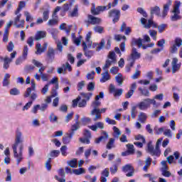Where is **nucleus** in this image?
<instances>
[{"label": "nucleus", "mask_w": 182, "mask_h": 182, "mask_svg": "<svg viewBox=\"0 0 182 182\" xmlns=\"http://www.w3.org/2000/svg\"><path fill=\"white\" fill-rule=\"evenodd\" d=\"M182 45V40L181 38H176L175 40V44L173 45V46L171 47V53H176L177 52L178 48L181 46Z\"/></svg>", "instance_id": "f8f14e48"}, {"label": "nucleus", "mask_w": 182, "mask_h": 182, "mask_svg": "<svg viewBox=\"0 0 182 182\" xmlns=\"http://www.w3.org/2000/svg\"><path fill=\"white\" fill-rule=\"evenodd\" d=\"M136 116H137V107L133 106L131 109V117L136 119Z\"/></svg>", "instance_id": "e433bc0d"}, {"label": "nucleus", "mask_w": 182, "mask_h": 182, "mask_svg": "<svg viewBox=\"0 0 182 182\" xmlns=\"http://www.w3.org/2000/svg\"><path fill=\"white\" fill-rule=\"evenodd\" d=\"M131 45L132 46H138L140 48L143 46V40L141 38H132Z\"/></svg>", "instance_id": "aec40b11"}, {"label": "nucleus", "mask_w": 182, "mask_h": 182, "mask_svg": "<svg viewBox=\"0 0 182 182\" xmlns=\"http://www.w3.org/2000/svg\"><path fill=\"white\" fill-rule=\"evenodd\" d=\"M79 11V7L77 5H76L73 9V11L70 13V16L72 17H75V16H77L78 13L77 11Z\"/></svg>", "instance_id": "864d4df0"}, {"label": "nucleus", "mask_w": 182, "mask_h": 182, "mask_svg": "<svg viewBox=\"0 0 182 182\" xmlns=\"http://www.w3.org/2000/svg\"><path fill=\"white\" fill-rule=\"evenodd\" d=\"M88 127L92 130V132H97V129H100L101 130L105 129V124L102 122H96L94 125L89 126Z\"/></svg>", "instance_id": "2eb2a0df"}, {"label": "nucleus", "mask_w": 182, "mask_h": 182, "mask_svg": "<svg viewBox=\"0 0 182 182\" xmlns=\"http://www.w3.org/2000/svg\"><path fill=\"white\" fill-rule=\"evenodd\" d=\"M115 80L117 83H118L119 86H122V85H123V82L124 81V79H123V75L121 73L117 74V75L115 76Z\"/></svg>", "instance_id": "a878e982"}, {"label": "nucleus", "mask_w": 182, "mask_h": 182, "mask_svg": "<svg viewBox=\"0 0 182 182\" xmlns=\"http://www.w3.org/2000/svg\"><path fill=\"white\" fill-rule=\"evenodd\" d=\"M9 77H11V75L8 73L5 74L4 80H3V86L6 87L9 86Z\"/></svg>", "instance_id": "473e14b6"}, {"label": "nucleus", "mask_w": 182, "mask_h": 182, "mask_svg": "<svg viewBox=\"0 0 182 182\" xmlns=\"http://www.w3.org/2000/svg\"><path fill=\"white\" fill-rule=\"evenodd\" d=\"M80 122L79 121H77L75 124H74L72 126V128H71L72 132H76V130H77V129L80 127Z\"/></svg>", "instance_id": "bf43d9fd"}, {"label": "nucleus", "mask_w": 182, "mask_h": 182, "mask_svg": "<svg viewBox=\"0 0 182 182\" xmlns=\"http://www.w3.org/2000/svg\"><path fill=\"white\" fill-rule=\"evenodd\" d=\"M14 159H16L17 166L23 160V138L22 132H18L16 134L14 143L11 145Z\"/></svg>", "instance_id": "f257e3e1"}, {"label": "nucleus", "mask_w": 182, "mask_h": 182, "mask_svg": "<svg viewBox=\"0 0 182 182\" xmlns=\"http://www.w3.org/2000/svg\"><path fill=\"white\" fill-rule=\"evenodd\" d=\"M105 45H106V41H105V38H102L101 40V42L98 44L96 50H97L98 52L99 50H102V48H105Z\"/></svg>", "instance_id": "c03bdc74"}, {"label": "nucleus", "mask_w": 182, "mask_h": 182, "mask_svg": "<svg viewBox=\"0 0 182 182\" xmlns=\"http://www.w3.org/2000/svg\"><path fill=\"white\" fill-rule=\"evenodd\" d=\"M47 57L48 59L53 60L55 59V50L52 47H49L47 52Z\"/></svg>", "instance_id": "b1692460"}, {"label": "nucleus", "mask_w": 182, "mask_h": 182, "mask_svg": "<svg viewBox=\"0 0 182 182\" xmlns=\"http://www.w3.org/2000/svg\"><path fill=\"white\" fill-rule=\"evenodd\" d=\"M109 174H110V172L109 171V168H105L101 172V176L103 177H109Z\"/></svg>", "instance_id": "680f3d73"}, {"label": "nucleus", "mask_w": 182, "mask_h": 182, "mask_svg": "<svg viewBox=\"0 0 182 182\" xmlns=\"http://www.w3.org/2000/svg\"><path fill=\"white\" fill-rule=\"evenodd\" d=\"M109 92L110 93H114V96H122L123 94V89L117 90L116 87L113 84L109 85Z\"/></svg>", "instance_id": "4468645a"}, {"label": "nucleus", "mask_w": 182, "mask_h": 182, "mask_svg": "<svg viewBox=\"0 0 182 182\" xmlns=\"http://www.w3.org/2000/svg\"><path fill=\"white\" fill-rule=\"evenodd\" d=\"M60 154V151L59 150H53L50 153V157H58Z\"/></svg>", "instance_id": "052dcab7"}, {"label": "nucleus", "mask_w": 182, "mask_h": 182, "mask_svg": "<svg viewBox=\"0 0 182 182\" xmlns=\"http://www.w3.org/2000/svg\"><path fill=\"white\" fill-rule=\"evenodd\" d=\"M115 146H114V139L111 138L109 139V141H108L107 144V149L108 150H112V149H114Z\"/></svg>", "instance_id": "72a5a7b5"}, {"label": "nucleus", "mask_w": 182, "mask_h": 182, "mask_svg": "<svg viewBox=\"0 0 182 182\" xmlns=\"http://www.w3.org/2000/svg\"><path fill=\"white\" fill-rule=\"evenodd\" d=\"M173 99L175 102H178L179 100V97H178V93H180V89H178V87H173Z\"/></svg>", "instance_id": "7c9ffc66"}, {"label": "nucleus", "mask_w": 182, "mask_h": 182, "mask_svg": "<svg viewBox=\"0 0 182 182\" xmlns=\"http://www.w3.org/2000/svg\"><path fill=\"white\" fill-rule=\"evenodd\" d=\"M73 173H74V174H76V176H80V174H83V173H85V169H83V168H80L78 169H74Z\"/></svg>", "instance_id": "603ef678"}, {"label": "nucleus", "mask_w": 182, "mask_h": 182, "mask_svg": "<svg viewBox=\"0 0 182 182\" xmlns=\"http://www.w3.org/2000/svg\"><path fill=\"white\" fill-rule=\"evenodd\" d=\"M48 120H50V123H58L59 118L53 112L49 115Z\"/></svg>", "instance_id": "c756f323"}, {"label": "nucleus", "mask_w": 182, "mask_h": 182, "mask_svg": "<svg viewBox=\"0 0 182 182\" xmlns=\"http://www.w3.org/2000/svg\"><path fill=\"white\" fill-rule=\"evenodd\" d=\"M154 14L157 15V16H160V7L156 6L151 8V14L154 15Z\"/></svg>", "instance_id": "2f4dec72"}, {"label": "nucleus", "mask_w": 182, "mask_h": 182, "mask_svg": "<svg viewBox=\"0 0 182 182\" xmlns=\"http://www.w3.org/2000/svg\"><path fill=\"white\" fill-rule=\"evenodd\" d=\"M104 29H105V28L100 26H97L94 27V31L97 33H103Z\"/></svg>", "instance_id": "6e6d98bb"}, {"label": "nucleus", "mask_w": 182, "mask_h": 182, "mask_svg": "<svg viewBox=\"0 0 182 182\" xmlns=\"http://www.w3.org/2000/svg\"><path fill=\"white\" fill-rule=\"evenodd\" d=\"M181 5V2L175 1V4L173 6V10L171 11L172 14H173V15L171 16V20L173 22H176V21H180V19H181V16H180Z\"/></svg>", "instance_id": "20e7f679"}, {"label": "nucleus", "mask_w": 182, "mask_h": 182, "mask_svg": "<svg viewBox=\"0 0 182 182\" xmlns=\"http://www.w3.org/2000/svg\"><path fill=\"white\" fill-rule=\"evenodd\" d=\"M122 171H124V173L129 172L126 174L127 177H132L133 174H134V168L130 164L122 166Z\"/></svg>", "instance_id": "9d476101"}, {"label": "nucleus", "mask_w": 182, "mask_h": 182, "mask_svg": "<svg viewBox=\"0 0 182 182\" xmlns=\"http://www.w3.org/2000/svg\"><path fill=\"white\" fill-rule=\"evenodd\" d=\"M164 136H166V137H169V139H171L173 137V135H171V129H165L164 132Z\"/></svg>", "instance_id": "338daca9"}, {"label": "nucleus", "mask_w": 182, "mask_h": 182, "mask_svg": "<svg viewBox=\"0 0 182 182\" xmlns=\"http://www.w3.org/2000/svg\"><path fill=\"white\" fill-rule=\"evenodd\" d=\"M82 48L85 52L84 55L87 58H90L92 56H93V55H95V52H93V50H87V46L86 45L85 42H82Z\"/></svg>", "instance_id": "f3484780"}, {"label": "nucleus", "mask_w": 182, "mask_h": 182, "mask_svg": "<svg viewBox=\"0 0 182 182\" xmlns=\"http://www.w3.org/2000/svg\"><path fill=\"white\" fill-rule=\"evenodd\" d=\"M85 81H81V82H78V84L77 85V90L78 91L82 90V89H83V87H85Z\"/></svg>", "instance_id": "774afa93"}, {"label": "nucleus", "mask_w": 182, "mask_h": 182, "mask_svg": "<svg viewBox=\"0 0 182 182\" xmlns=\"http://www.w3.org/2000/svg\"><path fill=\"white\" fill-rule=\"evenodd\" d=\"M138 90H139V92H141V95H142L143 96L149 97L150 95L149 90H146V89L143 90V88L139 87L138 88Z\"/></svg>", "instance_id": "09e8293b"}, {"label": "nucleus", "mask_w": 182, "mask_h": 182, "mask_svg": "<svg viewBox=\"0 0 182 182\" xmlns=\"http://www.w3.org/2000/svg\"><path fill=\"white\" fill-rule=\"evenodd\" d=\"M36 55H41V53H43V52H45V51H42V50L43 49V47H42L41 43L36 44Z\"/></svg>", "instance_id": "c9c22d12"}, {"label": "nucleus", "mask_w": 182, "mask_h": 182, "mask_svg": "<svg viewBox=\"0 0 182 182\" xmlns=\"http://www.w3.org/2000/svg\"><path fill=\"white\" fill-rule=\"evenodd\" d=\"M21 94V91H19V90H18V88H12L10 90V95H11V96H18V95Z\"/></svg>", "instance_id": "37998d69"}, {"label": "nucleus", "mask_w": 182, "mask_h": 182, "mask_svg": "<svg viewBox=\"0 0 182 182\" xmlns=\"http://www.w3.org/2000/svg\"><path fill=\"white\" fill-rule=\"evenodd\" d=\"M87 89L88 92H93L95 90V82H90L87 86Z\"/></svg>", "instance_id": "0e129e2a"}, {"label": "nucleus", "mask_w": 182, "mask_h": 182, "mask_svg": "<svg viewBox=\"0 0 182 182\" xmlns=\"http://www.w3.org/2000/svg\"><path fill=\"white\" fill-rule=\"evenodd\" d=\"M100 105H101V102H100V101H99V100H96L95 99V100L94 101V102H92V107H93V110H97L99 108V106H100Z\"/></svg>", "instance_id": "58836bf2"}, {"label": "nucleus", "mask_w": 182, "mask_h": 182, "mask_svg": "<svg viewBox=\"0 0 182 182\" xmlns=\"http://www.w3.org/2000/svg\"><path fill=\"white\" fill-rule=\"evenodd\" d=\"M68 166H71L73 168H76V167H77V159H73L68 161Z\"/></svg>", "instance_id": "4c0bfd02"}, {"label": "nucleus", "mask_w": 182, "mask_h": 182, "mask_svg": "<svg viewBox=\"0 0 182 182\" xmlns=\"http://www.w3.org/2000/svg\"><path fill=\"white\" fill-rule=\"evenodd\" d=\"M32 63L34 65V66H36V68H39V69H42V68H46L43 66V64H42V63L36 60H33Z\"/></svg>", "instance_id": "a18cd8bd"}, {"label": "nucleus", "mask_w": 182, "mask_h": 182, "mask_svg": "<svg viewBox=\"0 0 182 182\" xmlns=\"http://www.w3.org/2000/svg\"><path fill=\"white\" fill-rule=\"evenodd\" d=\"M21 16H22V14H19L15 18L14 25L16 26V28H23V26L25 25V20H21Z\"/></svg>", "instance_id": "ddd939ff"}, {"label": "nucleus", "mask_w": 182, "mask_h": 182, "mask_svg": "<svg viewBox=\"0 0 182 182\" xmlns=\"http://www.w3.org/2000/svg\"><path fill=\"white\" fill-rule=\"evenodd\" d=\"M140 58H141V54L137 52V49H136V48L133 47L127 60L130 63V65L133 66V65H134V62H136L137 59H140Z\"/></svg>", "instance_id": "423d86ee"}, {"label": "nucleus", "mask_w": 182, "mask_h": 182, "mask_svg": "<svg viewBox=\"0 0 182 182\" xmlns=\"http://www.w3.org/2000/svg\"><path fill=\"white\" fill-rule=\"evenodd\" d=\"M88 22L92 25H97L102 22V18L88 15Z\"/></svg>", "instance_id": "dca6fc26"}, {"label": "nucleus", "mask_w": 182, "mask_h": 182, "mask_svg": "<svg viewBox=\"0 0 182 182\" xmlns=\"http://www.w3.org/2000/svg\"><path fill=\"white\" fill-rule=\"evenodd\" d=\"M51 161H51V159L49 158V159L46 161V162L45 167H46V168H47V170H48V171H50V170H52V165H50V162H51Z\"/></svg>", "instance_id": "5fc2aeb1"}, {"label": "nucleus", "mask_w": 182, "mask_h": 182, "mask_svg": "<svg viewBox=\"0 0 182 182\" xmlns=\"http://www.w3.org/2000/svg\"><path fill=\"white\" fill-rule=\"evenodd\" d=\"M102 77L100 79L101 83H105L107 82V80H110V75L109 74V71H105L101 74Z\"/></svg>", "instance_id": "412c9836"}, {"label": "nucleus", "mask_w": 182, "mask_h": 182, "mask_svg": "<svg viewBox=\"0 0 182 182\" xmlns=\"http://www.w3.org/2000/svg\"><path fill=\"white\" fill-rule=\"evenodd\" d=\"M81 96L87 100H90V97L93 96V93L92 92H81Z\"/></svg>", "instance_id": "de8ad7c7"}, {"label": "nucleus", "mask_w": 182, "mask_h": 182, "mask_svg": "<svg viewBox=\"0 0 182 182\" xmlns=\"http://www.w3.org/2000/svg\"><path fill=\"white\" fill-rule=\"evenodd\" d=\"M109 18H114L113 23H116V22L119 21L120 18V10L117 9H112L109 11Z\"/></svg>", "instance_id": "1a4fd4ad"}, {"label": "nucleus", "mask_w": 182, "mask_h": 182, "mask_svg": "<svg viewBox=\"0 0 182 182\" xmlns=\"http://www.w3.org/2000/svg\"><path fill=\"white\" fill-rule=\"evenodd\" d=\"M100 139L102 140V141H106V140L109 139V134L105 131H102Z\"/></svg>", "instance_id": "79ce46f5"}, {"label": "nucleus", "mask_w": 182, "mask_h": 182, "mask_svg": "<svg viewBox=\"0 0 182 182\" xmlns=\"http://www.w3.org/2000/svg\"><path fill=\"white\" fill-rule=\"evenodd\" d=\"M60 152L62 156H68V146L66 145L61 146Z\"/></svg>", "instance_id": "8fccbe9b"}, {"label": "nucleus", "mask_w": 182, "mask_h": 182, "mask_svg": "<svg viewBox=\"0 0 182 182\" xmlns=\"http://www.w3.org/2000/svg\"><path fill=\"white\" fill-rule=\"evenodd\" d=\"M46 38V31H38L35 36V41H41Z\"/></svg>", "instance_id": "4be33fe9"}, {"label": "nucleus", "mask_w": 182, "mask_h": 182, "mask_svg": "<svg viewBox=\"0 0 182 182\" xmlns=\"http://www.w3.org/2000/svg\"><path fill=\"white\" fill-rule=\"evenodd\" d=\"M58 22H59V18L58 16H55L52 19L48 20L47 25L48 26H53V25H58Z\"/></svg>", "instance_id": "5701e85b"}, {"label": "nucleus", "mask_w": 182, "mask_h": 182, "mask_svg": "<svg viewBox=\"0 0 182 182\" xmlns=\"http://www.w3.org/2000/svg\"><path fill=\"white\" fill-rule=\"evenodd\" d=\"M114 63V62L111 61L110 60H107L105 62V65L102 67L103 70H106L107 69H109L110 66H112V64Z\"/></svg>", "instance_id": "49530a36"}, {"label": "nucleus", "mask_w": 182, "mask_h": 182, "mask_svg": "<svg viewBox=\"0 0 182 182\" xmlns=\"http://www.w3.org/2000/svg\"><path fill=\"white\" fill-rule=\"evenodd\" d=\"M151 105L156 106V100H151L150 98L145 99L142 102L138 103L136 107L139 109V110H147V109L150 107Z\"/></svg>", "instance_id": "39448f33"}, {"label": "nucleus", "mask_w": 182, "mask_h": 182, "mask_svg": "<svg viewBox=\"0 0 182 182\" xmlns=\"http://www.w3.org/2000/svg\"><path fill=\"white\" fill-rule=\"evenodd\" d=\"M14 48H15V45H14V42L10 41L9 45L7 46L8 52H12L14 50Z\"/></svg>", "instance_id": "69168bd1"}, {"label": "nucleus", "mask_w": 182, "mask_h": 182, "mask_svg": "<svg viewBox=\"0 0 182 182\" xmlns=\"http://www.w3.org/2000/svg\"><path fill=\"white\" fill-rule=\"evenodd\" d=\"M50 34L52 35L53 39H58V35L59 34V30L56 28H52L50 30Z\"/></svg>", "instance_id": "a19ab883"}, {"label": "nucleus", "mask_w": 182, "mask_h": 182, "mask_svg": "<svg viewBox=\"0 0 182 182\" xmlns=\"http://www.w3.org/2000/svg\"><path fill=\"white\" fill-rule=\"evenodd\" d=\"M113 137H114V139H119V137L122 136V132H120V129H119V128L117 127H113Z\"/></svg>", "instance_id": "bb28decb"}, {"label": "nucleus", "mask_w": 182, "mask_h": 182, "mask_svg": "<svg viewBox=\"0 0 182 182\" xmlns=\"http://www.w3.org/2000/svg\"><path fill=\"white\" fill-rule=\"evenodd\" d=\"M31 87H28L26 91L24 93V97H29L31 99V100H36V98L38 97V95L35 92L32 93L33 92H35L36 90V84L35 83V81L31 80Z\"/></svg>", "instance_id": "7ed1b4c3"}, {"label": "nucleus", "mask_w": 182, "mask_h": 182, "mask_svg": "<svg viewBox=\"0 0 182 182\" xmlns=\"http://www.w3.org/2000/svg\"><path fill=\"white\" fill-rule=\"evenodd\" d=\"M171 6V1H168L166 4L164 5V10L162 12L161 18L164 19L166 16H167V14H168V9Z\"/></svg>", "instance_id": "6ab92c4d"}, {"label": "nucleus", "mask_w": 182, "mask_h": 182, "mask_svg": "<svg viewBox=\"0 0 182 182\" xmlns=\"http://www.w3.org/2000/svg\"><path fill=\"white\" fill-rule=\"evenodd\" d=\"M91 33H88L86 36V42L87 43H88V48H90V49H95V48H97V46H99V43H94L92 45V42H90V38H91Z\"/></svg>", "instance_id": "a211bd4d"}, {"label": "nucleus", "mask_w": 182, "mask_h": 182, "mask_svg": "<svg viewBox=\"0 0 182 182\" xmlns=\"http://www.w3.org/2000/svg\"><path fill=\"white\" fill-rule=\"evenodd\" d=\"M147 151L150 153L151 156H156V151L153 144H151V141L149 142L147 144Z\"/></svg>", "instance_id": "393cba45"}, {"label": "nucleus", "mask_w": 182, "mask_h": 182, "mask_svg": "<svg viewBox=\"0 0 182 182\" xmlns=\"http://www.w3.org/2000/svg\"><path fill=\"white\" fill-rule=\"evenodd\" d=\"M127 147L129 154H133V153H134V146L133 144H127Z\"/></svg>", "instance_id": "4d7b16f0"}, {"label": "nucleus", "mask_w": 182, "mask_h": 182, "mask_svg": "<svg viewBox=\"0 0 182 182\" xmlns=\"http://www.w3.org/2000/svg\"><path fill=\"white\" fill-rule=\"evenodd\" d=\"M45 69H46V68L43 67L38 69V73H40V75L38 73H36L34 75V77L36 80L40 81L41 77L43 82H48L49 80L48 74H43V72H45Z\"/></svg>", "instance_id": "0eeeda50"}, {"label": "nucleus", "mask_w": 182, "mask_h": 182, "mask_svg": "<svg viewBox=\"0 0 182 182\" xmlns=\"http://www.w3.org/2000/svg\"><path fill=\"white\" fill-rule=\"evenodd\" d=\"M141 25H143V26H144V28H145V29H150V28L151 26H152V28H157V25L151 19L148 20V23H147V19H146L144 18H141Z\"/></svg>", "instance_id": "6e6552de"}, {"label": "nucleus", "mask_w": 182, "mask_h": 182, "mask_svg": "<svg viewBox=\"0 0 182 182\" xmlns=\"http://www.w3.org/2000/svg\"><path fill=\"white\" fill-rule=\"evenodd\" d=\"M28 46H24V48L23 49V54L21 56L23 57V59H26V58H28Z\"/></svg>", "instance_id": "3c124183"}, {"label": "nucleus", "mask_w": 182, "mask_h": 182, "mask_svg": "<svg viewBox=\"0 0 182 182\" xmlns=\"http://www.w3.org/2000/svg\"><path fill=\"white\" fill-rule=\"evenodd\" d=\"M176 160H178V164L182 166V156L180 157V153L178 151H175L173 155H171L166 158V161H162L161 164L162 166L161 168V174L164 177H170L171 173L168 171V166H167V163L168 164H173V163H176Z\"/></svg>", "instance_id": "f03ea898"}, {"label": "nucleus", "mask_w": 182, "mask_h": 182, "mask_svg": "<svg viewBox=\"0 0 182 182\" xmlns=\"http://www.w3.org/2000/svg\"><path fill=\"white\" fill-rule=\"evenodd\" d=\"M24 15L26 16V22H29V21H33V17L31 16V14H29V12L25 11Z\"/></svg>", "instance_id": "13d9d810"}, {"label": "nucleus", "mask_w": 182, "mask_h": 182, "mask_svg": "<svg viewBox=\"0 0 182 182\" xmlns=\"http://www.w3.org/2000/svg\"><path fill=\"white\" fill-rule=\"evenodd\" d=\"M106 110H107V108H102L101 109H92L91 111V114L92 116H95V113H100V114H102V113H105Z\"/></svg>", "instance_id": "ea45409f"}, {"label": "nucleus", "mask_w": 182, "mask_h": 182, "mask_svg": "<svg viewBox=\"0 0 182 182\" xmlns=\"http://www.w3.org/2000/svg\"><path fill=\"white\" fill-rule=\"evenodd\" d=\"M43 19L46 21L49 19V10H46L43 13Z\"/></svg>", "instance_id": "e2e57ef3"}, {"label": "nucleus", "mask_w": 182, "mask_h": 182, "mask_svg": "<svg viewBox=\"0 0 182 182\" xmlns=\"http://www.w3.org/2000/svg\"><path fill=\"white\" fill-rule=\"evenodd\" d=\"M138 118L141 123H146V120H147V114L144 112H140L138 115Z\"/></svg>", "instance_id": "cd10ccee"}, {"label": "nucleus", "mask_w": 182, "mask_h": 182, "mask_svg": "<svg viewBox=\"0 0 182 182\" xmlns=\"http://www.w3.org/2000/svg\"><path fill=\"white\" fill-rule=\"evenodd\" d=\"M11 62H12V59L9 58V56H6L4 59V69H8V68H9V63H11Z\"/></svg>", "instance_id": "c85d7f7f"}, {"label": "nucleus", "mask_w": 182, "mask_h": 182, "mask_svg": "<svg viewBox=\"0 0 182 182\" xmlns=\"http://www.w3.org/2000/svg\"><path fill=\"white\" fill-rule=\"evenodd\" d=\"M108 60L112 61L114 63H116V53L113 51H110L108 55Z\"/></svg>", "instance_id": "f704fd0d"}, {"label": "nucleus", "mask_w": 182, "mask_h": 182, "mask_svg": "<svg viewBox=\"0 0 182 182\" xmlns=\"http://www.w3.org/2000/svg\"><path fill=\"white\" fill-rule=\"evenodd\" d=\"M178 59L177 58H173L171 62L172 66V73H176V72H178L180 70V68H181V63H178Z\"/></svg>", "instance_id": "9b49d317"}]
</instances>
